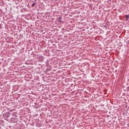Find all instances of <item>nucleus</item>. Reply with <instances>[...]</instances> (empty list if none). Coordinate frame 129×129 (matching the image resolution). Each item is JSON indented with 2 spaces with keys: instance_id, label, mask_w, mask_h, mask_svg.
Instances as JSON below:
<instances>
[{
  "instance_id": "f257e3e1",
  "label": "nucleus",
  "mask_w": 129,
  "mask_h": 129,
  "mask_svg": "<svg viewBox=\"0 0 129 129\" xmlns=\"http://www.w3.org/2000/svg\"><path fill=\"white\" fill-rule=\"evenodd\" d=\"M125 18H126V21H127V20H128V18H129L128 15H125Z\"/></svg>"
},
{
  "instance_id": "f03ea898",
  "label": "nucleus",
  "mask_w": 129,
  "mask_h": 129,
  "mask_svg": "<svg viewBox=\"0 0 129 129\" xmlns=\"http://www.w3.org/2000/svg\"><path fill=\"white\" fill-rule=\"evenodd\" d=\"M35 5H36V3H33L31 5V7H32V8H34Z\"/></svg>"
},
{
  "instance_id": "7ed1b4c3",
  "label": "nucleus",
  "mask_w": 129,
  "mask_h": 129,
  "mask_svg": "<svg viewBox=\"0 0 129 129\" xmlns=\"http://www.w3.org/2000/svg\"><path fill=\"white\" fill-rule=\"evenodd\" d=\"M61 20H62V17H60L58 18V22H61Z\"/></svg>"
}]
</instances>
